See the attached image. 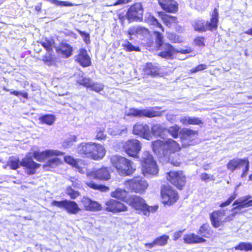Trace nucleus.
<instances>
[{"label": "nucleus", "mask_w": 252, "mask_h": 252, "mask_svg": "<svg viewBox=\"0 0 252 252\" xmlns=\"http://www.w3.org/2000/svg\"><path fill=\"white\" fill-rule=\"evenodd\" d=\"M152 145L154 152L159 158H164L174 166L180 165L181 160L175 153L180 150V147L175 140L171 138L165 141L157 140L152 142Z\"/></svg>", "instance_id": "nucleus-1"}, {"label": "nucleus", "mask_w": 252, "mask_h": 252, "mask_svg": "<svg viewBox=\"0 0 252 252\" xmlns=\"http://www.w3.org/2000/svg\"><path fill=\"white\" fill-rule=\"evenodd\" d=\"M77 152L83 157L94 160L102 159L106 152L102 145L93 142L81 143L77 147Z\"/></svg>", "instance_id": "nucleus-2"}, {"label": "nucleus", "mask_w": 252, "mask_h": 252, "mask_svg": "<svg viewBox=\"0 0 252 252\" xmlns=\"http://www.w3.org/2000/svg\"><path fill=\"white\" fill-rule=\"evenodd\" d=\"M110 161L118 172L122 176L131 174L135 170L133 162L129 159L120 156H112Z\"/></svg>", "instance_id": "nucleus-3"}, {"label": "nucleus", "mask_w": 252, "mask_h": 252, "mask_svg": "<svg viewBox=\"0 0 252 252\" xmlns=\"http://www.w3.org/2000/svg\"><path fill=\"white\" fill-rule=\"evenodd\" d=\"M126 203L136 210L142 212L145 216H149L150 212H155L158 208L156 206L148 205L141 197L137 195L129 196Z\"/></svg>", "instance_id": "nucleus-4"}, {"label": "nucleus", "mask_w": 252, "mask_h": 252, "mask_svg": "<svg viewBox=\"0 0 252 252\" xmlns=\"http://www.w3.org/2000/svg\"><path fill=\"white\" fill-rule=\"evenodd\" d=\"M140 161L144 176H154L158 173V169L157 162L149 152L145 151L142 153Z\"/></svg>", "instance_id": "nucleus-5"}, {"label": "nucleus", "mask_w": 252, "mask_h": 252, "mask_svg": "<svg viewBox=\"0 0 252 252\" xmlns=\"http://www.w3.org/2000/svg\"><path fill=\"white\" fill-rule=\"evenodd\" d=\"M218 10L216 8H215L211 15L210 22H206L202 20H196L193 25L194 30L198 32L216 30L218 27Z\"/></svg>", "instance_id": "nucleus-6"}, {"label": "nucleus", "mask_w": 252, "mask_h": 252, "mask_svg": "<svg viewBox=\"0 0 252 252\" xmlns=\"http://www.w3.org/2000/svg\"><path fill=\"white\" fill-rule=\"evenodd\" d=\"M227 168L232 172L236 169H242L241 177H244L247 175L249 169V161L247 158H234L228 162Z\"/></svg>", "instance_id": "nucleus-7"}, {"label": "nucleus", "mask_w": 252, "mask_h": 252, "mask_svg": "<svg viewBox=\"0 0 252 252\" xmlns=\"http://www.w3.org/2000/svg\"><path fill=\"white\" fill-rule=\"evenodd\" d=\"M155 34L156 36V42L158 47H161L162 49L163 50L159 53L158 55L162 58L169 59L172 57L175 51L174 48L168 43H165L163 45V36L162 34L158 32H155Z\"/></svg>", "instance_id": "nucleus-8"}, {"label": "nucleus", "mask_w": 252, "mask_h": 252, "mask_svg": "<svg viewBox=\"0 0 252 252\" xmlns=\"http://www.w3.org/2000/svg\"><path fill=\"white\" fill-rule=\"evenodd\" d=\"M126 185L130 189L136 193H142L145 191L148 187L146 181L141 177H135L127 182Z\"/></svg>", "instance_id": "nucleus-9"}, {"label": "nucleus", "mask_w": 252, "mask_h": 252, "mask_svg": "<svg viewBox=\"0 0 252 252\" xmlns=\"http://www.w3.org/2000/svg\"><path fill=\"white\" fill-rule=\"evenodd\" d=\"M51 205L60 208H63L68 213L71 214H77L81 211V209L79 207L78 204L74 201L66 199L61 201L54 200L52 201Z\"/></svg>", "instance_id": "nucleus-10"}, {"label": "nucleus", "mask_w": 252, "mask_h": 252, "mask_svg": "<svg viewBox=\"0 0 252 252\" xmlns=\"http://www.w3.org/2000/svg\"><path fill=\"white\" fill-rule=\"evenodd\" d=\"M141 143L136 139H130L123 145L125 152L130 157L137 158L141 150Z\"/></svg>", "instance_id": "nucleus-11"}, {"label": "nucleus", "mask_w": 252, "mask_h": 252, "mask_svg": "<svg viewBox=\"0 0 252 252\" xmlns=\"http://www.w3.org/2000/svg\"><path fill=\"white\" fill-rule=\"evenodd\" d=\"M143 10L140 3H136L131 6L126 15V18L129 21H142Z\"/></svg>", "instance_id": "nucleus-12"}, {"label": "nucleus", "mask_w": 252, "mask_h": 252, "mask_svg": "<svg viewBox=\"0 0 252 252\" xmlns=\"http://www.w3.org/2000/svg\"><path fill=\"white\" fill-rule=\"evenodd\" d=\"M126 114L128 116L153 118L159 116L160 115V113L158 111H156L153 109L147 108L139 110L135 108H130L126 112Z\"/></svg>", "instance_id": "nucleus-13"}, {"label": "nucleus", "mask_w": 252, "mask_h": 252, "mask_svg": "<svg viewBox=\"0 0 252 252\" xmlns=\"http://www.w3.org/2000/svg\"><path fill=\"white\" fill-rule=\"evenodd\" d=\"M167 179L179 189H181L186 183V177L182 171H170L167 174Z\"/></svg>", "instance_id": "nucleus-14"}, {"label": "nucleus", "mask_w": 252, "mask_h": 252, "mask_svg": "<svg viewBox=\"0 0 252 252\" xmlns=\"http://www.w3.org/2000/svg\"><path fill=\"white\" fill-rule=\"evenodd\" d=\"M233 206H236L231 209L233 212L232 216L238 213L242 208H248L252 206V197L251 195H247L242 197L235 200L233 203Z\"/></svg>", "instance_id": "nucleus-15"}, {"label": "nucleus", "mask_w": 252, "mask_h": 252, "mask_svg": "<svg viewBox=\"0 0 252 252\" xmlns=\"http://www.w3.org/2000/svg\"><path fill=\"white\" fill-rule=\"evenodd\" d=\"M161 195L163 203L169 205L173 204L178 198L176 191L169 187L163 188L161 190Z\"/></svg>", "instance_id": "nucleus-16"}, {"label": "nucleus", "mask_w": 252, "mask_h": 252, "mask_svg": "<svg viewBox=\"0 0 252 252\" xmlns=\"http://www.w3.org/2000/svg\"><path fill=\"white\" fill-rule=\"evenodd\" d=\"M161 195L163 203L169 205L173 204L178 198L176 191L169 187L163 188L161 190Z\"/></svg>", "instance_id": "nucleus-17"}, {"label": "nucleus", "mask_w": 252, "mask_h": 252, "mask_svg": "<svg viewBox=\"0 0 252 252\" xmlns=\"http://www.w3.org/2000/svg\"><path fill=\"white\" fill-rule=\"evenodd\" d=\"M225 215V210L221 209L218 211L213 212L210 215V220L213 226L215 228L219 227L225 221H229V217L223 219V217Z\"/></svg>", "instance_id": "nucleus-18"}, {"label": "nucleus", "mask_w": 252, "mask_h": 252, "mask_svg": "<svg viewBox=\"0 0 252 252\" xmlns=\"http://www.w3.org/2000/svg\"><path fill=\"white\" fill-rule=\"evenodd\" d=\"M87 175L90 179L108 180L110 178V173L106 167L93 169L91 172H88Z\"/></svg>", "instance_id": "nucleus-19"}, {"label": "nucleus", "mask_w": 252, "mask_h": 252, "mask_svg": "<svg viewBox=\"0 0 252 252\" xmlns=\"http://www.w3.org/2000/svg\"><path fill=\"white\" fill-rule=\"evenodd\" d=\"M20 163L21 166L25 168L26 172L29 175L34 174L36 169L40 166V164L35 162L29 155H27Z\"/></svg>", "instance_id": "nucleus-20"}, {"label": "nucleus", "mask_w": 252, "mask_h": 252, "mask_svg": "<svg viewBox=\"0 0 252 252\" xmlns=\"http://www.w3.org/2000/svg\"><path fill=\"white\" fill-rule=\"evenodd\" d=\"M105 210L108 212L113 213L125 211L127 210V207L123 203L114 199H110L105 203Z\"/></svg>", "instance_id": "nucleus-21"}, {"label": "nucleus", "mask_w": 252, "mask_h": 252, "mask_svg": "<svg viewBox=\"0 0 252 252\" xmlns=\"http://www.w3.org/2000/svg\"><path fill=\"white\" fill-rule=\"evenodd\" d=\"M63 155H64L63 152L54 150H47L41 152L36 151L33 154L34 158L38 161H44L46 158L53 156H58Z\"/></svg>", "instance_id": "nucleus-22"}, {"label": "nucleus", "mask_w": 252, "mask_h": 252, "mask_svg": "<svg viewBox=\"0 0 252 252\" xmlns=\"http://www.w3.org/2000/svg\"><path fill=\"white\" fill-rule=\"evenodd\" d=\"M133 131L134 134L140 135L147 140H149L152 138L149 126L146 124H136L133 126Z\"/></svg>", "instance_id": "nucleus-23"}, {"label": "nucleus", "mask_w": 252, "mask_h": 252, "mask_svg": "<svg viewBox=\"0 0 252 252\" xmlns=\"http://www.w3.org/2000/svg\"><path fill=\"white\" fill-rule=\"evenodd\" d=\"M181 139L184 145H191V142L197 135L196 132L191 129L183 128L180 131Z\"/></svg>", "instance_id": "nucleus-24"}, {"label": "nucleus", "mask_w": 252, "mask_h": 252, "mask_svg": "<svg viewBox=\"0 0 252 252\" xmlns=\"http://www.w3.org/2000/svg\"><path fill=\"white\" fill-rule=\"evenodd\" d=\"M81 202L86 211H95L101 210V205L97 202L88 197H83Z\"/></svg>", "instance_id": "nucleus-25"}, {"label": "nucleus", "mask_w": 252, "mask_h": 252, "mask_svg": "<svg viewBox=\"0 0 252 252\" xmlns=\"http://www.w3.org/2000/svg\"><path fill=\"white\" fill-rule=\"evenodd\" d=\"M75 60L83 67L89 66L91 63V59L84 49L79 50L78 54L75 57Z\"/></svg>", "instance_id": "nucleus-26"}, {"label": "nucleus", "mask_w": 252, "mask_h": 252, "mask_svg": "<svg viewBox=\"0 0 252 252\" xmlns=\"http://www.w3.org/2000/svg\"><path fill=\"white\" fill-rule=\"evenodd\" d=\"M172 0H159L158 3L163 10L169 12L177 11V3H172Z\"/></svg>", "instance_id": "nucleus-27"}, {"label": "nucleus", "mask_w": 252, "mask_h": 252, "mask_svg": "<svg viewBox=\"0 0 252 252\" xmlns=\"http://www.w3.org/2000/svg\"><path fill=\"white\" fill-rule=\"evenodd\" d=\"M56 50L63 57L68 58L72 55V47L66 43H63L60 47H56Z\"/></svg>", "instance_id": "nucleus-28"}, {"label": "nucleus", "mask_w": 252, "mask_h": 252, "mask_svg": "<svg viewBox=\"0 0 252 252\" xmlns=\"http://www.w3.org/2000/svg\"><path fill=\"white\" fill-rule=\"evenodd\" d=\"M184 240L185 243L189 244L201 243L206 241L203 238L193 233L185 235Z\"/></svg>", "instance_id": "nucleus-29"}, {"label": "nucleus", "mask_w": 252, "mask_h": 252, "mask_svg": "<svg viewBox=\"0 0 252 252\" xmlns=\"http://www.w3.org/2000/svg\"><path fill=\"white\" fill-rule=\"evenodd\" d=\"M144 73L147 75L155 76L159 74V68L152 63H147L143 69Z\"/></svg>", "instance_id": "nucleus-30"}, {"label": "nucleus", "mask_w": 252, "mask_h": 252, "mask_svg": "<svg viewBox=\"0 0 252 252\" xmlns=\"http://www.w3.org/2000/svg\"><path fill=\"white\" fill-rule=\"evenodd\" d=\"M127 192L126 190L121 189H117L111 193V196L126 202L128 199Z\"/></svg>", "instance_id": "nucleus-31"}, {"label": "nucleus", "mask_w": 252, "mask_h": 252, "mask_svg": "<svg viewBox=\"0 0 252 252\" xmlns=\"http://www.w3.org/2000/svg\"><path fill=\"white\" fill-rule=\"evenodd\" d=\"M147 29L139 26H133L129 28L127 31V33L130 36L129 40H132V35L137 36L138 35L141 34L146 32Z\"/></svg>", "instance_id": "nucleus-32"}, {"label": "nucleus", "mask_w": 252, "mask_h": 252, "mask_svg": "<svg viewBox=\"0 0 252 252\" xmlns=\"http://www.w3.org/2000/svg\"><path fill=\"white\" fill-rule=\"evenodd\" d=\"M180 122L184 125H200L202 121L198 118L190 117L188 116L182 117L180 118Z\"/></svg>", "instance_id": "nucleus-33"}, {"label": "nucleus", "mask_w": 252, "mask_h": 252, "mask_svg": "<svg viewBox=\"0 0 252 252\" xmlns=\"http://www.w3.org/2000/svg\"><path fill=\"white\" fill-rule=\"evenodd\" d=\"M151 131L154 136L162 137L166 131V128L160 124H156L152 126Z\"/></svg>", "instance_id": "nucleus-34"}, {"label": "nucleus", "mask_w": 252, "mask_h": 252, "mask_svg": "<svg viewBox=\"0 0 252 252\" xmlns=\"http://www.w3.org/2000/svg\"><path fill=\"white\" fill-rule=\"evenodd\" d=\"M144 21L150 25L156 26L157 27L160 28L163 31V28L158 20L150 13H146L144 17Z\"/></svg>", "instance_id": "nucleus-35"}, {"label": "nucleus", "mask_w": 252, "mask_h": 252, "mask_svg": "<svg viewBox=\"0 0 252 252\" xmlns=\"http://www.w3.org/2000/svg\"><path fill=\"white\" fill-rule=\"evenodd\" d=\"M62 162V160L58 158H54L49 159L43 165V168L48 170L47 168H53L59 165Z\"/></svg>", "instance_id": "nucleus-36"}, {"label": "nucleus", "mask_w": 252, "mask_h": 252, "mask_svg": "<svg viewBox=\"0 0 252 252\" xmlns=\"http://www.w3.org/2000/svg\"><path fill=\"white\" fill-rule=\"evenodd\" d=\"M42 46H43L47 52H52L53 48L54 46V40L52 38H45L40 42Z\"/></svg>", "instance_id": "nucleus-37"}, {"label": "nucleus", "mask_w": 252, "mask_h": 252, "mask_svg": "<svg viewBox=\"0 0 252 252\" xmlns=\"http://www.w3.org/2000/svg\"><path fill=\"white\" fill-rule=\"evenodd\" d=\"M198 234L201 236V237H208L210 233V227L208 224H203L199 228Z\"/></svg>", "instance_id": "nucleus-38"}, {"label": "nucleus", "mask_w": 252, "mask_h": 252, "mask_svg": "<svg viewBox=\"0 0 252 252\" xmlns=\"http://www.w3.org/2000/svg\"><path fill=\"white\" fill-rule=\"evenodd\" d=\"M39 120L42 124L52 125L54 123L56 118L53 115H45L41 117Z\"/></svg>", "instance_id": "nucleus-39"}, {"label": "nucleus", "mask_w": 252, "mask_h": 252, "mask_svg": "<svg viewBox=\"0 0 252 252\" xmlns=\"http://www.w3.org/2000/svg\"><path fill=\"white\" fill-rule=\"evenodd\" d=\"M108 133L113 136L126 134V128L125 126H123L121 129L118 127L109 128L108 129Z\"/></svg>", "instance_id": "nucleus-40"}, {"label": "nucleus", "mask_w": 252, "mask_h": 252, "mask_svg": "<svg viewBox=\"0 0 252 252\" xmlns=\"http://www.w3.org/2000/svg\"><path fill=\"white\" fill-rule=\"evenodd\" d=\"M169 236L166 235H163L157 238L155 240V243L156 246H163L167 244Z\"/></svg>", "instance_id": "nucleus-41"}, {"label": "nucleus", "mask_w": 252, "mask_h": 252, "mask_svg": "<svg viewBox=\"0 0 252 252\" xmlns=\"http://www.w3.org/2000/svg\"><path fill=\"white\" fill-rule=\"evenodd\" d=\"M180 129V126L175 125L166 129V131L174 138H177L178 137Z\"/></svg>", "instance_id": "nucleus-42"}, {"label": "nucleus", "mask_w": 252, "mask_h": 252, "mask_svg": "<svg viewBox=\"0 0 252 252\" xmlns=\"http://www.w3.org/2000/svg\"><path fill=\"white\" fill-rule=\"evenodd\" d=\"M20 161L18 158L11 157L9 158L8 161L7 162V166L10 167V168L13 170H16L19 167L20 165Z\"/></svg>", "instance_id": "nucleus-43"}, {"label": "nucleus", "mask_w": 252, "mask_h": 252, "mask_svg": "<svg viewBox=\"0 0 252 252\" xmlns=\"http://www.w3.org/2000/svg\"><path fill=\"white\" fill-rule=\"evenodd\" d=\"M125 50L127 52L132 51H140V48L138 46H133L130 42L127 40H126L125 43L122 45Z\"/></svg>", "instance_id": "nucleus-44"}, {"label": "nucleus", "mask_w": 252, "mask_h": 252, "mask_svg": "<svg viewBox=\"0 0 252 252\" xmlns=\"http://www.w3.org/2000/svg\"><path fill=\"white\" fill-rule=\"evenodd\" d=\"M64 160L65 162L69 164L72 165L78 168V171L80 173H84V171L82 169H80L78 166L76 160L70 156H65Z\"/></svg>", "instance_id": "nucleus-45"}, {"label": "nucleus", "mask_w": 252, "mask_h": 252, "mask_svg": "<svg viewBox=\"0 0 252 252\" xmlns=\"http://www.w3.org/2000/svg\"><path fill=\"white\" fill-rule=\"evenodd\" d=\"M77 137L75 135H70L67 139H66L63 144L64 148H67L70 147L73 145L74 142L76 141Z\"/></svg>", "instance_id": "nucleus-46"}, {"label": "nucleus", "mask_w": 252, "mask_h": 252, "mask_svg": "<svg viewBox=\"0 0 252 252\" xmlns=\"http://www.w3.org/2000/svg\"><path fill=\"white\" fill-rule=\"evenodd\" d=\"M236 250H245V251H252V245L250 243L242 242L240 243L237 246L235 247Z\"/></svg>", "instance_id": "nucleus-47"}, {"label": "nucleus", "mask_w": 252, "mask_h": 252, "mask_svg": "<svg viewBox=\"0 0 252 252\" xmlns=\"http://www.w3.org/2000/svg\"><path fill=\"white\" fill-rule=\"evenodd\" d=\"M86 184L88 186L92 189H99L102 191H106L108 189V188L107 187L103 186L97 185L92 181L88 182L86 183Z\"/></svg>", "instance_id": "nucleus-48"}, {"label": "nucleus", "mask_w": 252, "mask_h": 252, "mask_svg": "<svg viewBox=\"0 0 252 252\" xmlns=\"http://www.w3.org/2000/svg\"><path fill=\"white\" fill-rule=\"evenodd\" d=\"M52 52H48L42 57V61L48 65H51L53 63L54 58L51 53Z\"/></svg>", "instance_id": "nucleus-49"}, {"label": "nucleus", "mask_w": 252, "mask_h": 252, "mask_svg": "<svg viewBox=\"0 0 252 252\" xmlns=\"http://www.w3.org/2000/svg\"><path fill=\"white\" fill-rule=\"evenodd\" d=\"M93 81L90 78L83 77L81 79L77 80V82L88 88H89L91 85L92 84Z\"/></svg>", "instance_id": "nucleus-50"}, {"label": "nucleus", "mask_w": 252, "mask_h": 252, "mask_svg": "<svg viewBox=\"0 0 252 252\" xmlns=\"http://www.w3.org/2000/svg\"><path fill=\"white\" fill-rule=\"evenodd\" d=\"M167 38L173 42L180 43L182 42V38L181 37L173 33H168Z\"/></svg>", "instance_id": "nucleus-51"}, {"label": "nucleus", "mask_w": 252, "mask_h": 252, "mask_svg": "<svg viewBox=\"0 0 252 252\" xmlns=\"http://www.w3.org/2000/svg\"><path fill=\"white\" fill-rule=\"evenodd\" d=\"M66 193L69 195L71 199H75L79 195V192L74 190L71 187H68L66 189Z\"/></svg>", "instance_id": "nucleus-52"}, {"label": "nucleus", "mask_w": 252, "mask_h": 252, "mask_svg": "<svg viewBox=\"0 0 252 252\" xmlns=\"http://www.w3.org/2000/svg\"><path fill=\"white\" fill-rule=\"evenodd\" d=\"M103 87L104 86L101 84L92 82L89 88H90L92 91L96 92H99L103 89Z\"/></svg>", "instance_id": "nucleus-53"}, {"label": "nucleus", "mask_w": 252, "mask_h": 252, "mask_svg": "<svg viewBox=\"0 0 252 252\" xmlns=\"http://www.w3.org/2000/svg\"><path fill=\"white\" fill-rule=\"evenodd\" d=\"M104 129L103 128H98L96 129V138L98 140L105 139L106 135L104 133Z\"/></svg>", "instance_id": "nucleus-54"}, {"label": "nucleus", "mask_w": 252, "mask_h": 252, "mask_svg": "<svg viewBox=\"0 0 252 252\" xmlns=\"http://www.w3.org/2000/svg\"><path fill=\"white\" fill-rule=\"evenodd\" d=\"M53 2L58 5L61 6H72L73 4L72 3L69 1H60L58 0H52Z\"/></svg>", "instance_id": "nucleus-55"}, {"label": "nucleus", "mask_w": 252, "mask_h": 252, "mask_svg": "<svg viewBox=\"0 0 252 252\" xmlns=\"http://www.w3.org/2000/svg\"><path fill=\"white\" fill-rule=\"evenodd\" d=\"M204 39V37H198L194 39V42L196 45L204 47L205 46Z\"/></svg>", "instance_id": "nucleus-56"}, {"label": "nucleus", "mask_w": 252, "mask_h": 252, "mask_svg": "<svg viewBox=\"0 0 252 252\" xmlns=\"http://www.w3.org/2000/svg\"><path fill=\"white\" fill-rule=\"evenodd\" d=\"M236 196L235 194L231 195L228 198V199L226 201L220 204V207H224L225 206L229 205L236 198Z\"/></svg>", "instance_id": "nucleus-57"}, {"label": "nucleus", "mask_w": 252, "mask_h": 252, "mask_svg": "<svg viewBox=\"0 0 252 252\" xmlns=\"http://www.w3.org/2000/svg\"><path fill=\"white\" fill-rule=\"evenodd\" d=\"M206 68H207L206 65H205L204 64H201L198 65L195 68H192L191 69V71L192 73H195V72L203 70L205 69H206Z\"/></svg>", "instance_id": "nucleus-58"}, {"label": "nucleus", "mask_w": 252, "mask_h": 252, "mask_svg": "<svg viewBox=\"0 0 252 252\" xmlns=\"http://www.w3.org/2000/svg\"><path fill=\"white\" fill-rule=\"evenodd\" d=\"M10 94H11L15 95L16 96H19L20 95H22L23 97L27 98L28 94L26 92H21L20 91H12L10 92Z\"/></svg>", "instance_id": "nucleus-59"}, {"label": "nucleus", "mask_w": 252, "mask_h": 252, "mask_svg": "<svg viewBox=\"0 0 252 252\" xmlns=\"http://www.w3.org/2000/svg\"><path fill=\"white\" fill-rule=\"evenodd\" d=\"M182 231H179L175 232L173 233V240L174 241L177 240L179 238H180L182 234Z\"/></svg>", "instance_id": "nucleus-60"}, {"label": "nucleus", "mask_w": 252, "mask_h": 252, "mask_svg": "<svg viewBox=\"0 0 252 252\" xmlns=\"http://www.w3.org/2000/svg\"><path fill=\"white\" fill-rule=\"evenodd\" d=\"M166 117L167 120L169 122L173 123L174 121H175V119H176L175 115L168 114L166 115Z\"/></svg>", "instance_id": "nucleus-61"}, {"label": "nucleus", "mask_w": 252, "mask_h": 252, "mask_svg": "<svg viewBox=\"0 0 252 252\" xmlns=\"http://www.w3.org/2000/svg\"><path fill=\"white\" fill-rule=\"evenodd\" d=\"M145 246L146 248H149V249H152L154 247L156 246L155 243L154 241L152 243H146L145 244Z\"/></svg>", "instance_id": "nucleus-62"}, {"label": "nucleus", "mask_w": 252, "mask_h": 252, "mask_svg": "<svg viewBox=\"0 0 252 252\" xmlns=\"http://www.w3.org/2000/svg\"><path fill=\"white\" fill-rule=\"evenodd\" d=\"M210 178L209 175L207 173H203L201 175V179L203 181H206Z\"/></svg>", "instance_id": "nucleus-63"}, {"label": "nucleus", "mask_w": 252, "mask_h": 252, "mask_svg": "<svg viewBox=\"0 0 252 252\" xmlns=\"http://www.w3.org/2000/svg\"><path fill=\"white\" fill-rule=\"evenodd\" d=\"M128 1V0H118L114 4V5L126 3Z\"/></svg>", "instance_id": "nucleus-64"}]
</instances>
